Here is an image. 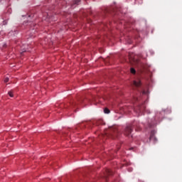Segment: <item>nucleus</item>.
Instances as JSON below:
<instances>
[{"label": "nucleus", "instance_id": "obj_1", "mask_svg": "<svg viewBox=\"0 0 182 182\" xmlns=\"http://www.w3.org/2000/svg\"><path fill=\"white\" fill-rule=\"evenodd\" d=\"M137 87H141V96H144V100L145 103L146 99H147V95H149V92L147 91V85H141V82L139 80H138Z\"/></svg>", "mask_w": 182, "mask_h": 182}, {"label": "nucleus", "instance_id": "obj_22", "mask_svg": "<svg viewBox=\"0 0 182 182\" xmlns=\"http://www.w3.org/2000/svg\"><path fill=\"white\" fill-rule=\"evenodd\" d=\"M28 22H29V21H27V22H26V23H28Z\"/></svg>", "mask_w": 182, "mask_h": 182}, {"label": "nucleus", "instance_id": "obj_9", "mask_svg": "<svg viewBox=\"0 0 182 182\" xmlns=\"http://www.w3.org/2000/svg\"><path fill=\"white\" fill-rule=\"evenodd\" d=\"M106 175L107 176H113V171L110 169H106Z\"/></svg>", "mask_w": 182, "mask_h": 182}, {"label": "nucleus", "instance_id": "obj_16", "mask_svg": "<svg viewBox=\"0 0 182 182\" xmlns=\"http://www.w3.org/2000/svg\"><path fill=\"white\" fill-rule=\"evenodd\" d=\"M79 102H80V103H83V99H80Z\"/></svg>", "mask_w": 182, "mask_h": 182}, {"label": "nucleus", "instance_id": "obj_6", "mask_svg": "<svg viewBox=\"0 0 182 182\" xmlns=\"http://www.w3.org/2000/svg\"><path fill=\"white\" fill-rule=\"evenodd\" d=\"M80 4V0H73L71 4V8H76V5H79Z\"/></svg>", "mask_w": 182, "mask_h": 182}, {"label": "nucleus", "instance_id": "obj_5", "mask_svg": "<svg viewBox=\"0 0 182 182\" xmlns=\"http://www.w3.org/2000/svg\"><path fill=\"white\" fill-rule=\"evenodd\" d=\"M155 134H156V131L152 130L150 134L149 141H154V143H156V141H157V139L156 138Z\"/></svg>", "mask_w": 182, "mask_h": 182}, {"label": "nucleus", "instance_id": "obj_3", "mask_svg": "<svg viewBox=\"0 0 182 182\" xmlns=\"http://www.w3.org/2000/svg\"><path fill=\"white\" fill-rule=\"evenodd\" d=\"M132 127L130 125H127L124 128V134L127 137H133V134H132Z\"/></svg>", "mask_w": 182, "mask_h": 182}, {"label": "nucleus", "instance_id": "obj_14", "mask_svg": "<svg viewBox=\"0 0 182 182\" xmlns=\"http://www.w3.org/2000/svg\"><path fill=\"white\" fill-rule=\"evenodd\" d=\"M28 18H33V14L28 15Z\"/></svg>", "mask_w": 182, "mask_h": 182}, {"label": "nucleus", "instance_id": "obj_7", "mask_svg": "<svg viewBox=\"0 0 182 182\" xmlns=\"http://www.w3.org/2000/svg\"><path fill=\"white\" fill-rule=\"evenodd\" d=\"M131 86H132V89H136V87H137V82L136 80H134L131 83Z\"/></svg>", "mask_w": 182, "mask_h": 182}, {"label": "nucleus", "instance_id": "obj_19", "mask_svg": "<svg viewBox=\"0 0 182 182\" xmlns=\"http://www.w3.org/2000/svg\"><path fill=\"white\" fill-rule=\"evenodd\" d=\"M113 12H116V10L114 9H113Z\"/></svg>", "mask_w": 182, "mask_h": 182}, {"label": "nucleus", "instance_id": "obj_20", "mask_svg": "<svg viewBox=\"0 0 182 182\" xmlns=\"http://www.w3.org/2000/svg\"><path fill=\"white\" fill-rule=\"evenodd\" d=\"M73 106H75V105H76V103H75V104L73 103Z\"/></svg>", "mask_w": 182, "mask_h": 182}, {"label": "nucleus", "instance_id": "obj_15", "mask_svg": "<svg viewBox=\"0 0 182 182\" xmlns=\"http://www.w3.org/2000/svg\"><path fill=\"white\" fill-rule=\"evenodd\" d=\"M6 23H7L6 21H3V25H6Z\"/></svg>", "mask_w": 182, "mask_h": 182}, {"label": "nucleus", "instance_id": "obj_17", "mask_svg": "<svg viewBox=\"0 0 182 182\" xmlns=\"http://www.w3.org/2000/svg\"><path fill=\"white\" fill-rule=\"evenodd\" d=\"M133 62H136V59L132 58Z\"/></svg>", "mask_w": 182, "mask_h": 182}, {"label": "nucleus", "instance_id": "obj_12", "mask_svg": "<svg viewBox=\"0 0 182 182\" xmlns=\"http://www.w3.org/2000/svg\"><path fill=\"white\" fill-rule=\"evenodd\" d=\"M8 95L10 96V97H14V91L11 90L8 92Z\"/></svg>", "mask_w": 182, "mask_h": 182}, {"label": "nucleus", "instance_id": "obj_4", "mask_svg": "<svg viewBox=\"0 0 182 182\" xmlns=\"http://www.w3.org/2000/svg\"><path fill=\"white\" fill-rule=\"evenodd\" d=\"M140 73H144V75L149 73V65L147 64H142Z\"/></svg>", "mask_w": 182, "mask_h": 182}, {"label": "nucleus", "instance_id": "obj_11", "mask_svg": "<svg viewBox=\"0 0 182 182\" xmlns=\"http://www.w3.org/2000/svg\"><path fill=\"white\" fill-rule=\"evenodd\" d=\"M104 113H105L106 114H109V113H110V109H109L108 108H105Z\"/></svg>", "mask_w": 182, "mask_h": 182}, {"label": "nucleus", "instance_id": "obj_13", "mask_svg": "<svg viewBox=\"0 0 182 182\" xmlns=\"http://www.w3.org/2000/svg\"><path fill=\"white\" fill-rule=\"evenodd\" d=\"M8 82H9V77H6V78L4 79V82H5V83H8Z\"/></svg>", "mask_w": 182, "mask_h": 182}, {"label": "nucleus", "instance_id": "obj_18", "mask_svg": "<svg viewBox=\"0 0 182 182\" xmlns=\"http://www.w3.org/2000/svg\"><path fill=\"white\" fill-rule=\"evenodd\" d=\"M138 58H141V55H138Z\"/></svg>", "mask_w": 182, "mask_h": 182}, {"label": "nucleus", "instance_id": "obj_2", "mask_svg": "<svg viewBox=\"0 0 182 182\" xmlns=\"http://www.w3.org/2000/svg\"><path fill=\"white\" fill-rule=\"evenodd\" d=\"M109 136L112 137V139H119V136H120V132L116 129L111 127L109 129Z\"/></svg>", "mask_w": 182, "mask_h": 182}, {"label": "nucleus", "instance_id": "obj_10", "mask_svg": "<svg viewBox=\"0 0 182 182\" xmlns=\"http://www.w3.org/2000/svg\"><path fill=\"white\" fill-rule=\"evenodd\" d=\"M130 72H131L132 75H136V69H134V68H131Z\"/></svg>", "mask_w": 182, "mask_h": 182}, {"label": "nucleus", "instance_id": "obj_21", "mask_svg": "<svg viewBox=\"0 0 182 182\" xmlns=\"http://www.w3.org/2000/svg\"><path fill=\"white\" fill-rule=\"evenodd\" d=\"M117 149H118V150H119L120 149V146H118Z\"/></svg>", "mask_w": 182, "mask_h": 182}, {"label": "nucleus", "instance_id": "obj_8", "mask_svg": "<svg viewBox=\"0 0 182 182\" xmlns=\"http://www.w3.org/2000/svg\"><path fill=\"white\" fill-rule=\"evenodd\" d=\"M139 109L141 112H144V110H146V105L142 104L141 105H140Z\"/></svg>", "mask_w": 182, "mask_h": 182}]
</instances>
